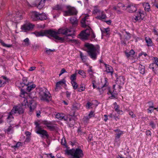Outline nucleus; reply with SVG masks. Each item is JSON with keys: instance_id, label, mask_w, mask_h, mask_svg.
Segmentation results:
<instances>
[{"instance_id": "nucleus-1", "label": "nucleus", "mask_w": 158, "mask_h": 158, "mask_svg": "<svg viewBox=\"0 0 158 158\" xmlns=\"http://www.w3.org/2000/svg\"><path fill=\"white\" fill-rule=\"evenodd\" d=\"M51 31L54 32L55 34H51V36L53 37L56 40H59L61 42H63L66 40L67 37L64 36L61 37L58 36V34L64 35L67 36H72L73 34L72 31L67 28H62L59 29L57 31L51 30Z\"/></svg>"}, {"instance_id": "nucleus-2", "label": "nucleus", "mask_w": 158, "mask_h": 158, "mask_svg": "<svg viewBox=\"0 0 158 158\" xmlns=\"http://www.w3.org/2000/svg\"><path fill=\"white\" fill-rule=\"evenodd\" d=\"M85 46L86 50L90 58L93 60L96 59L97 55L99 53V46L87 43H85Z\"/></svg>"}, {"instance_id": "nucleus-3", "label": "nucleus", "mask_w": 158, "mask_h": 158, "mask_svg": "<svg viewBox=\"0 0 158 158\" xmlns=\"http://www.w3.org/2000/svg\"><path fill=\"white\" fill-rule=\"evenodd\" d=\"M108 79L107 78H104V84L103 85L101 88H98L100 92H101V93H102L103 91V90H105L107 89L108 90V91L107 93V94L109 95H110L109 96V98L111 99H114L116 98H117V94L116 93H114V90L115 89V85H114L113 86V89L114 90L112 91L110 89V88L108 86L109 83L108 81Z\"/></svg>"}, {"instance_id": "nucleus-4", "label": "nucleus", "mask_w": 158, "mask_h": 158, "mask_svg": "<svg viewBox=\"0 0 158 158\" xmlns=\"http://www.w3.org/2000/svg\"><path fill=\"white\" fill-rule=\"evenodd\" d=\"M39 97L42 101L49 102L52 100L50 92L46 88H41L39 89Z\"/></svg>"}, {"instance_id": "nucleus-5", "label": "nucleus", "mask_w": 158, "mask_h": 158, "mask_svg": "<svg viewBox=\"0 0 158 158\" xmlns=\"http://www.w3.org/2000/svg\"><path fill=\"white\" fill-rule=\"evenodd\" d=\"M65 152L68 155L71 156L72 158H82L84 156L83 151L79 148L66 150Z\"/></svg>"}, {"instance_id": "nucleus-6", "label": "nucleus", "mask_w": 158, "mask_h": 158, "mask_svg": "<svg viewBox=\"0 0 158 158\" xmlns=\"http://www.w3.org/2000/svg\"><path fill=\"white\" fill-rule=\"evenodd\" d=\"M25 94H27V93L24 91V90L22 89L21 96L23 98V102L22 103V104L23 103L24 104H26V106H23L24 107L25 106L26 107V106H27L28 107L30 108V111H32V110H34L36 107V104L35 102L33 100H32L31 101L30 104L28 105L27 99L24 98V95Z\"/></svg>"}, {"instance_id": "nucleus-7", "label": "nucleus", "mask_w": 158, "mask_h": 158, "mask_svg": "<svg viewBox=\"0 0 158 158\" xmlns=\"http://www.w3.org/2000/svg\"><path fill=\"white\" fill-rule=\"evenodd\" d=\"M23 106H26V104H22L21 105H19L14 106L11 110V113L13 114H23L24 112Z\"/></svg>"}, {"instance_id": "nucleus-8", "label": "nucleus", "mask_w": 158, "mask_h": 158, "mask_svg": "<svg viewBox=\"0 0 158 158\" xmlns=\"http://www.w3.org/2000/svg\"><path fill=\"white\" fill-rule=\"evenodd\" d=\"M153 59L154 62L149 65V68L152 70L155 74L158 75V58L154 57Z\"/></svg>"}, {"instance_id": "nucleus-9", "label": "nucleus", "mask_w": 158, "mask_h": 158, "mask_svg": "<svg viewBox=\"0 0 158 158\" xmlns=\"http://www.w3.org/2000/svg\"><path fill=\"white\" fill-rule=\"evenodd\" d=\"M144 16L143 11L139 10L138 13L132 17V21L134 22H140L143 19Z\"/></svg>"}, {"instance_id": "nucleus-10", "label": "nucleus", "mask_w": 158, "mask_h": 158, "mask_svg": "<svg viewBox=\"0 0 158 158\" xmlns=\"http://www.w3.org/2000/svg\"><path fill=\"white\" fill-rule=\"evenodd\" d=\"M33 33L35 34L36 36H43L47 35L51 36V34H55V32L51 31V30H49L39 32L36 31Z\"/></svg>"}, {"instance_id": "nucleus-11", "label": "nucleus", "mask_w": 158, "mask_h": 158, "mask_svg": "<svg viewBox=\"0 0 158 158\" xmlns=\"http://www.w3.org/2000/svg\"><path fill=\"white\" fill-rule=\"evenodd\" d=\"M91 28L88 27L85 30L83 31L79 34L81 39L83 40H87L89 36Z\"/></svg>"}, {"instance_id": "nucleus-12", "label": "nucleus", "mask_w": 158, "mask_h": 158, "mask_svg": "<svg viewBox=\"0 0 158 158\" xmlns=\"http://www.w3.org/2000/svg\"><path fill=\"white\" fill-rule=\"evenodd\" d=\"M42 123L46 126L48 129L50 131H53L55 130L56 128V125L52 122L44 120L43 121Z\"/></svg>"}, {"instance_id": "nucleus-13", "label": "nucleus", "mask_w": 158, "mask_h": 158, "mask_svg": "<svg viewBox=\"0 0 158 158\" xmlns=\"http://www.w3.org/2000/svg\"><path fill=\"white\" fill-rule=\"evenodd\" d=\"M34 26V25L30 23H28L23 25L21 27V28L24 31H27L31 30Z\"/></svg>"}, {"instance_id": "nucleus-14", "label": "nucleus", "mask_w": 158, "mask_h": 158, "mask_svg": "<svg viewBox=\"0 0 158 158\" xmlns=\"http://www.w3.org/2000/svg\"><path fill=\"white\" fill-rule=\"evenodd\" d=\"M30 82L28 81L27 79V77H24L23 78L22 82L18 81L16 82V84L19 87H23L24 86H26L28 85Z\"/></svg>"}, {"instance_id": "nucleus-15", "label": "nucleus", "mask_w": 158, "mask_h": 158, "mask_svg": "<svg viewBox=\"0 0 158 158\" xmlns=\"http://www.w3.org/2000/svg\"><path fill=\"white\" fill-rule=\"evenodd\" d=\"M124 78L123 76H120L117 79L116 82V84L118 87L119 89H120L122 87V86L124 84Z\"/></svg>"}, {"instance_id": "nucleus-16", "label": "nucleus", "mask_w": 158, "mask_h": 158, "mask_svg": "<svg viewBox=\"0 0 158 158\" xmlns=\"http://www.w3.org/2000/svg\"><path fill=\"white\" fill-rule=\"evenodd\" d=\"M66 81L64 79H63L57 82L56 84V87L55 90L56 91H57L59 89H61V87L63 85L65 84Z\"/></svg>"}, {"instance_id": "nucleus-17", "label": "nucleus", "mask_w": 158, "mask_h": 158, "mask_svg": "<svg viewBox=\"0 0 158 158\" xmlns=\"http://www.w3.org/2000/svg\"><path fill=\"white\" fill-rule=\"evenodd\" d=\"M77 13V11L73 9H69L64 12V15L65 16H70L76 15Z\"/></svg>"}, {"instance_id": "nucleus-18", "label": "nucleus", "mask_w": 158, "mask_h": 158, "mask_svg": "<svg viewBox=\"0 0 158 158\" xmlns=\"http://www.w3.org/2000/svg\"><path fill=\"white\" fill-rule=\"evenodd\" d=\"M128 11L131 13L134 12L137 10V8L135 5L132 4H130L126 7Z\"/></svg>"}, {"instance_id": "nucleus-19", "label": "nucleus", "mask_w": 158, "mask_h": 158, "mask_svg": "<svg viewBox=\"0 0 158 158\" xmlns=\"http://www.w3.org/2000/svg\"><path fill=\"white\" fill-rule=\"evenodd\" d=\"M31 18L34 21H36L38 19L39 13L36 11H33L30 13Z\"/></svg>"}, {"instance_id": "nucleus-20", "label": "nucleus", "mask_w": 158, "mask_h": 158, "mask_svg": "<svg viewBox=\"0 0 158 158\" xmlns=\"http://www.w3.org/2000/svg\"><path fill=\"white\" fill-rule=\"evenodd\" d=\"M114 131L116 133L115 136V140H116L119 139L121 136L123 134V131L117 129L114 130Z\"/></svg>"}, {"instance_id": "nucleus-21", "label": "nucleus", "mask_w": 158, "mask_h": 158, "mask_svg": "<svg viewBox=\"0 0 158 158\" xmlns=\"http://www.w3.org/2000/svg\"><path fill=\"white\" fill-rule=\"evenodd\" d=\"M89 17L88 15H86L81 21V23L82 26L83 27H85L88 26V23H87L88 20H87Z\"/></svg>"}, {"instance_id": "nucleus-22", "label": "nucleus", "mask_w": 158, "mask_h": 158, "mask_svg": "<svg viewBox=\"0 0 158 158\" xmlns=\"http://www.w3.org/2000/svg\"><path fill=\"white\" fill-rule=\"evenodd\" d=\"M26 86L27 87L26 90L29 92L35 88L36 85L34 84L33 82H30Z\"/></svg>"}, {"instance_id": "nucleus-23", "label": "nucleus", "mask_w": 158, "mask_h": 158, "mask_svg": "<svg viewBox=\"0 0 158 158\" xmlns=\"http://www.w3.org/2000/svg\"><path fill=\"white\" fill-rule=\"evenodd\" d=\"M106 68L105 71L108 73H110L111 75L113 74V70L112 67L109 64L104 63Z\"/></svg>"}, {"instance_id": "nucleus-24", "label": "nucleus", "mask_w": 158, "mask_h": 158, "mask_svg": "<svg viewBox=\"0 0 158 158\" xmlns=\"http://www.w3.org/2000/svg\"><path fill=\"white\" fill-rule=\"evenodd\" d=\"M38 129L36 131V132L40 134H41L45 136L47 138L48 137V134L47 132L46 131L42 130L39 127H38Z\"/></svg>"}, {"instance_id": "nucleus-25", "label": "nucleus", "mask_w": 158, "mask_h": 158, "mask_svg": "<svg viewBox=\"0 0 158 158\" xmlns=\"http://www.w3.org/2000/svg\"><path fill=\"white\" fill-rule=\"evenodd\" d=\"M4 131L5 133L8 134H12L14 131L13 127L11 125H10L8 127L6 128Z\"/></svg>"}, {"instance_id": "nucleus-26", "label": "nucleus", "mask_w": 158, "mask_h": 158, "mask_svg": "<svg viewBox=\"0 0 158 158\" xmlns=\"http://www.w3.org/2000/svg\"><path fill=\"white\" fill-rule=\"evenodd\" d=\"M99 15L97 16L96 18L100 20H102L106 19V16L103 11H101L99 14Z\"/></svg>"}, {"instance_id": "nucleus-27", "label": "nucleus", "mask_w": 158, "mask_h": 158, "mask_svg": "<svg viewBox=\"0 0 158 158\" xmlns=\"http://www.w3.org/2000/svg\"><path fill=\"white\" fill-rule=\"evenodd\" d=\"M14 114L11 113V111L8 114L6 118V121L8 123H10L13 120L14 117L13 115Z\"/></svg>"}, {"instance_id": "nucleus-28", "label": "nucleus", "mask_w": 158, "mask_h": 158, "mask_svg": "<svg viewBox=\"0 0 158 158\" xmlns=\"http://www.w3.org/2000/svg\"><path fill=\"white\" fill-rule=\"evenodd\" d=\"M47 18V15L44 13H42L41 14L39 13V16L38 19L41 20H46Z\"/></svg>"}, {"instance_id": "nucleus-29", "label": "nucleus", "mask_w": 158, "mask_h": 158, "mask_svg": "<svg viewBox=\"0 0 158 158\" xmlns=\"http://www.w3.org/2000/svg\"><path fill=\"white\" fill-rule=\"evenodd\" d=\"M22 18L21 14H20L19 12H18L16 13L15 17V20H13V21H17L19 20Z\"/></svg>"}, {"instance_id": "nucleus-30", "label": "nucleus", "mask_w": 158, "mask_h": 158, "mask_svg": "<svg viewBox=\"0 0 158 158\" xmlns=\"http://www.w3.org/2000/svg\"><path fill=\"white\" fill-rule=\"evenodd\" d=\"M102 34L103 35H108L110 33V29L109 28H103L101 29Z\"/></svg>"}, {"instance_id": "nucleus-31", "label": "nucleus", "mask_w": 158, "mask_h": 158, "mask_svg": "<svg viewBox=\"0 0 158 158\" xmlns=\"http://www.w3.org/2000/svg\"><path fill=\"white\" fill-rule=\"evenodd\" d=\"M94 112L93 111H91L88 116L85 117L84 118V119L88 120L89 119L92 117H94Z\"/></svg>"}, {"instance_id": "nucleus-32", "label": "nucleus", "mask_w": 158, "mask_h": 158, "mask_svg": "<svg viewBox=\"0 0 158 158\" xmlns=\"http://www.w3.org/2000/svg\"><path fill=\"white\" fill-rule=\"evenodd\" d=\"M145 40L148 46H151L152 45V41L151 39L149 37H145Z\"/></svg>"}, {"instance_id": "nucleus-33", "label": "nucleus", "mask_w": 158, "mask_h": 158, "mask_svg": "<svg viewBox=\"0 0 158 158\" xmlns=\"http://www.w3.org/2000/svg\"><path fill=\"white\" fill-rule=\"evenodd\" d=\"M114 109L118 113V114H121V113L122 111V110H120L118 109L119 106L117 105V103L116 102L114 103Z\"/></svg>"}, {"instance_id": "nucleus-34", "label": "nucleus", "mask_w": 158, "mask_h": 158, "mask_svg": "<svg viewBox=\"0 0 158 158\" xmlns=\"http://www.w3.org/2000/svg\"><path fill=\"white\" fill-rule=\"evenodd\" d=\"M144 68L145 67L144 66L141 64H139V70L140 73L142 74H143L145 73V70Z\"/></svg>"}, {"instance_id": "nucleus-35", "label": "nucleus", "mask_w": 158, "mask_h": 158, "mask_svg": "<svg viewBox=\"0 0 158 158\" xmlns=\"http://www.w3.org/2000/svg\"><path fill=\"white\" fill-rule=\"evenodd\" d=\"M70 20L72 24L76 25L77 24V21L75 17H71L70 19Z\"/></svg>"}, {"instance_id": "nucleus-36", "label": "nucleus", "mask_w": 158, "mask_h": 158, "mask_svg": "<svg viewBox=\"0 0 158 158\" xmlns=\"http://www.w3.org/2000/svg\"><path fill=\"white\" fill-rule=\"evenodd\" d=\"M56 117L57 118L62 120L64 118V114L62 113H58L56 115Z\"/></svg>"}, {"instance_id": "nucleus-37", "label": "nucleus", "mask_w": 158, "mask_h": 158, "mask_svg": "<svg viewBox=\"0 0 158 158\" xmlns=\"http://www.w3.org/2000/svg\"><path fill=\"white\" fill-rule=\"evenodd\" d=\"M143 6H144V9L146 11H148L150 9V6L148 3H146L144 4Z\"/></svg>"}, {"instance_id": "nucleus-38", "label": "nucleus", "mask_w": 158, "mask_h": 158, "mask_svg": "<svg viewBox=\"0 0 158 158\" xmlns=\"http://www.w3.org/2000/svg\"><path fill=\"white\" fill-rule=\"evenodd\" d=\"M78 73L81 75L84 78L86 77V73L83 70H78Z\"/></svg>"}, {"instance_id": "nucleus-39", "label": "nucleus", "mask_w": 158, "mask_h": 158, "mask_svg": "<svg viewBox=\"0 0 158 158\" xmlns=\"http://www.w3.org/2000/svg\"><path fill=\"white\" fill-rule=\"evenodd\" d=\"M101 11L96 6L94 7V10L93 11V13L94 14H99Z\"/></svg>"}, {"instance_id": "nucleus-40", "label": "nucleus", "mask_w": 158, "mask_h": 158, "mask_svg": "<svg viewBox=\"0 0 158 158\" xmlns=\"http://www.w3.org/2000/svg\"><path fill=\"white\" fill-rule=\"evenodd\" d=\"M135 53V52L134 50L131 49L129 52H126V54L127 57H129L131 55H134Z\"/></svg>"}, {"instance_id": "nucleus-41", "label": "nucleus", "mask_w": 158, "mask_h": 158, "mask_svg": "<svg viewBox=\"0 0 158 158\" xmlns=\"http://www.w3.org/2000/svg\"><path fill=\"white\" fill-rule=\"evenodd\" d=\"M77 74L74 73L71 75L70 77V79L71 82L75 81L76 79Z\"/></svg>"}, {"instance_id": "nucleus-42", "label": "nucleus", "mask_w": 158, "mask_h": 158, "mask_svg": "<svg viewBox=\"0 0 158 158\" xmlns=\"http://www.w3.org/2000/svg\"><path fill=\"white\" fill-rule=\"evenodd\" d=\"M81 58L82 59L83 62H85L87 57L86 56L83 55L82 52H81L80 54Z\"/></svg>"}, {"instance_id": "nucleus-43", "label": "nucleus", "mask_w": 158, "mask_h": 158, "mask_svg": "<svg viewBox=\"0 0 158 158\" xmlns=\"http://www.w3.org/2000/svg\"><path fill=\"white\" fill-rule=\"evenodd\" d=\"M94 105L92 102H88L86 105V107L87 109L92 108V106Z\"/></svg>"}, {"instance_id": "nucleus-44", "label": "nucleus", "mask_w": 158, "mask_h": 158, "mask_svg": "<svg viewBox=\"0 0 158 158\" xmlns=\"http://www.w3.org/2000/svg\"><path fill=\"white\" fill-rule=\"evenodd\" d=\"M81 107V105L79 103H76L73 105V108L75 110H78Z\"/></svg>"}, {"instance_id": "nucleus-45", "label": "nucleus", "mask_w": 158, "mask_h": 158, "mask_svg": "<svg viewBox=\"0 0 158 158\" xmlns=\"http://www.w3.org/2000/svg\"><path fill=\"white\" fill-rule=\"evenodd\" d=\"M23 42L25 43L23 45L26 46H28L30 44V42L29 39L27 38L23 40Z\"/></svg>"}, {"instance_id": "nucleus-46", "label": "nucleus", "mask_w": 158, "mask_h": 158, "mask_svg": "<svg viewBox=\"0 0 158 158\" xmlns=\"http://www.w3.org/2000/svg\"><path fill=\"white\" fill-rule=\"evenodd\" d=\"M71 83L72 84V85L74 89H77L78 86V85L75 81L71 82Z\"/></svg>"}, {"instance_id": "nucleus-47", "label": "nucleus", "mask_w": 158, "mask_h": 158, "mask_svg": "<svg viewBox=\"0 0 158 158\" xmlns=\"http://www.w3.org/2000/svg\"><path fill=\"white\" fill-rule=\"evenodd\" d=\"M0 43L2 44L3 46L5 47L10 48L11 46V45L6 44L2 40H0Z\"/></svg>"}, {"instance_id": "nucleus-48", "label": "nucleus", "mask_w": 158, "mask_h": 158, "mask_svg": "<svg viewBox=\"0 0 158 158\" xmlns=\"http://www.w3.org/2000/svg\"><path fill=\"white\" fill-rule=\"evenodd\" d=\"M69 41L71 43H73L74 44H79V42L77 40L75 39L71 40Z\"/></svg>"}, {"instance_id": "nucleus-49", "label": "nucleus", "mask_w": 158, "mask_h": 158, "mask_svg": "<svg viewBox=\"0 0 158 158\" xmlns=\"http://www.w3.org/2000/svg\"><path fill=\"white\" fill-rule=\"evenodd\" d=\"M117 7L123 8V10L126 9V7L125 6L124 4L122 3H118L117 5Z\"/></svg>"}, {"instance_id": "nucleus-50", "label": "nucleus", "mask_w": 158, "mask_h": 158, "mask_svg": "<svg viewBox=\"0 0 158 158\" xmlns=\"http://www.w3.org/2000/svg\"><path fill=\"white\" fill-rule=\"evenodd\" d=\"M62 9V6L61 5H56L54 8V9L56 10H61Z\"/></svg>"}, {"instance_id": "nucleus-51", "label": "nucleus", "mask_w": 158, "mask_h": 158, "mask_svg": "<svg viewBox=\"0 0 158 158\" xmlns=\"http://www.w3.org/2000/svg\"><path fill=\"white\" fill-rule=\"evenodd\" d=\"M90 35H90L91 37L93 39L95 37V34L93 32V31L92 29L91 28L90 30Z\"/></svg>"}, {"instance_id": "nucleus-52", "label": "nucleus", "mask_w": 158, "mask_h": 158, "mask_svg": "<svg viewBox=\"0 0 158 158\" xmlns=\"http://www.w3.org/2000/svg\"><path fill=\"white\" fill-rule=\"evenodd\" d=\"M154 108L153 106H150L149 108L148 109V113H152V112L153 111Z\"/></svg>"}, {"instance_id": "nucleus-53", "label": "nucleus", "mask_w": 158, "mask_h": 158, "mask_svg": "<svg viewBox=\"0 0 158 158\" xmlns=\"http://www.w3.org/2000/svg\"><path fill=\"white\" fill-rule=\"evenodd\" d=\"M21 143L20 142H18L16 144L13 146V148H18L21 146Z\"/></svg>"}, {"instance_id": "nucleus-54", "label": "nucleus", "mask_w": 158, "mask_h": 158, "mask_svg": "<svg viewBox=\"0 0 158 158\" xmlns=\"http://www.w3.org/2000/svg\"><path fill=\"white\" fill-rule=\"evenodd\" d=\"M92 66H89V69L87 70V72L89 73H94L92 69Z\"/></svg>"}, {"instance_id": "nucleus-55", "label": "nucleus", "mask_w": 158, "mask_h": 158, "mask_svg": "<svg viewBox=\"0 0 158 158\" xmlns=\"http://www.w3.org/2000/svg\"><path fill=\"white\" fill-rule=\"evenodd\" d=\"M55 49L52 50L50 49H48L46 50V52L47 53L49 54L51 52H52L55 51Z\"/></svg>"}, {"instance_id": "nucleus-56", "label": "nucleus", "mask_w": 158, "mask_h": 158, "mask_svg": "<svg viewBox=\"0 0 158 158\" xmlns=\"http://www.w3.org/2000/svg\"><path fill=\"white\" fill-rule=\"evenodd\" d=\"M61 144L64 146H65L66 145V142L65 141V138L62 139H61Z\"/></svg>"}, {"instance_id": "nucleus-57", "label": "nucleus", "mask_w": 158, "mask_h": 158, "mask_svg": "<svg viewBox=\"0 0 158 158\" xmlns=\"http://www.w3.org/2000/svg\"><path fill=\"white\" fill-rule=\"evenodd\" d=\"M129 115L131 116V117L132 118H134L135 117V115L134 114L133 112L132 111H129Z\"/></svg>"}, {"instance_id": "nucleus-58", "label": "nucleus", "mask_w": 158, "mask_h": 158, "mask_svg": "<svg viewBox=\"0 0 158 158\" xmlns=\"http://www.w3.org/2000/svg\"><path fill=\"white\" fill-rule=\"evenodd\" d=\"M85 89V87L83 86H81L78 89V91L80 92L83 91Z\"/></svg>"}, {"instance_id": "nucleus-59", "label": "nucleus", "mask_w": 158, "mask_h": 158, "mask_svg": "<svg viewBox=\"0 0 158 158\" xmlns=\"http://www.w3.org/2000/svg\"><path fill=\"white\" fill-rule=\"evenodd\" d=\"M150 125L153 128H155V125L154 123L152 121L150 123Z\"/></svg>"}, {"instance_id": "nucleus-60", "label": "nucleus", "mask_w": 158, "mask_h": 158, "mask_svg": "<svg viewBox=\"0 0 158 158\" xmlns=\"http://www.w3.org/2000/svg\"><path fill=\"white\" fill-rule=\"evenodd\" d=\"M146 134L148 136H149V135L150 136H151V132L149 130L147 131H146Z\"/></svg>"}, {"instance_id": "nucleus-61", "label": "nucleus", "mask_w": 158, "mask_h": 158, "mask_svg": "<svg viewBox=\"0 0 158 158\" xmlns=\"http://www.w3.org/2000/svg\"><path fill=\"white\" fill-rule=\"evenodd\" d=\"M31 140L30 137V136H27L25 139V142H29Z\"/></svg>"}, {"instance_id": "nucleus-62", "label": "nucleus", "mask_w": 158, "mask_h": 158, "mask_svg": "<svg viewBox=\"0 0 158 158\" xmlns=\"http://www.w3.org/2000/svg\"><path fill=\"white\" fill-rule=\"evenodd\" d=\"M143 55H144L145 56H146L147 55L146 53L142 52L140 53L139 54V56H141Z\"/></svg>"}, {"instance_id": "nucleus-63", "label": "nucleus", "mask_w": 158, "mask_h": 158, "mask_svg": "<svg viewBox=\"0 0 158 158\" xmlns=\"http://www.w3.org/2000/svg\"><path fill=\"white\" fill-rule=\"evenodd\" d=\"M35 68L36 67H31L29 69V71H32L34 70Z\"/></svg>"}, {"instance_id": "nucleus-64", "label": "nucleus", "mask_w": 158, "mask_h": 158, "mask_svg": "<svg viewBox=\"0 0 158 158\" xmlns=\"http://www.w3.org/2000/svg\"><path fill=\"white\" fill-rule=\"evenodd\" d=\"M2 77L3 79L5 80H6V81L5 82H3V84H4V83H5L6 82H8V79H7L6 77L5 76H2Z\"/></svg>"}]
</instances>
